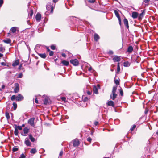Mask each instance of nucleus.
Here are the masks:
<instances>
[{
  "mask_svg": "<svg viewBox=\"0 0 158 158\" xmlns=\"http://www.w3.org/2000/svg\"><path fill=\"white\" fill-rule=\"evenodd\" d=\"M70 62L75 66H77L79 64V62L77 59L71 60Z\"/></svg>",
  "mask_w": 158,
  "mask_h": 158,
  "instance_id": "f257e3e1",
  "label": "nucleus"
},
{
  "mask_svg": "<svg viewBox=\"0 0 158 158\" xmlns=\"http://www.w3.org/2000/svg\"><path fill=\"white\" fill-rule=\"evenodd\" d=\"M15 88L14 89V92L15 93H18L19 91V85L18 83L15 84Z\"/></svg>",
  "mask_w": 158,
  "mask_h": 158,
  "instance_id": "f03ea898",
  "label": "nucleus"
},
{
  "mask_svg": "<svg viewBox=\"0 0 158 158\" xmlns=\"http://www.w3.org/2000/svg\"><path fill=\"white\" fill-rule=\"evenodd\" d=\"M35 120V118H30L28 121V123L30 124L32 126H34V121Z\"/></svg>",
  "mask_w": 158,
  "mask_h": 158,
  "instance_id": "7ed1b4c3",
  "label": "nucleus"
},
{
  "mask_svg": "<svg viewBox=\"0 0 158 158\" xmlns=\"http://www.w3.org/2000/svg\"><path fill=\"white\" fill-rule=\"evenodd\" d=\"M79 144V141L77 139H76L73 141V145L74 147L78 146Z\"/></svg>",
  "mask_w": 158,
  "mask_h": 158,
  "instance_id": "20e7f679",
  "label": "nucleus"
},
{
  "mask_svg": "<svg viewBox=\"0 0 158 158\" xmlns=\"http://www.w3.org/2000/svg\"><path fill=\"white\" fill-rule=\"evenodd\" d=\"M113 60L114 62H118L120 61L121 58L120 56H115L113 58Z\"/></svg>",
  "mask_w": 158,
  "mask_h": 158,
  "instance_id": "39448f33",
  "label": "nucleus"
},
{
  "mask_svg": "<svg viewBox=\"0 0 158 158\" xmlns=\"http://www.w3.org/2000/svg\"><path fill=\"white\" fill-rule=\"evenodd\" d=\"M23 96L21 94H19L16 97V101H21L23 99Z\"/></svg>",
  "mask_w": 158,
  "mask_h": 158,
  "instance_id": "423d86ee",
  "label": "nucleus"
},
{
  "mask_svg": "<svg viewBox=\"0 0 158 158\" xmlns=\"http://www.w3.org/2000/svg\"><path fill=\"white\" fill-rule=\"evenodd\" d=\"M23 131L24 134H22V135L25 136H26L29 132V129L27 127H26L24 129Z\"/></svg>",
  "mask_w": 158,
  "mask_h": 158,
  "instance_id": "0eeeda50",
  "label": "nucleus"
},
{
  "mask_svg": "<svg viewBox=\"0 0 158 158\" xmlns=\"http://www.w3.org/2000/svg\"><path fill=\"white\" fill-rule=\"evenodd\" d=\"M50 8H51L50 12L51 13H52L53 11V9L54 8V7L53 6H51V4L50 5H48V4L46 6V8L48 10H49Z\"/></svg>",
  "mask_w": 158,
  "mask_h": 158,
  "instance_id": "6e6552de",
  "label": "nucleus"
},
{
  "mask_svg": "<svg viewBox=\"0 0 158 158\" xmlns=\"http://www.w3.org/2000/svg\"><path fill=\"white\" fill-rule=\"evenodd\" d=\"M24 143L27 146H30L31 145V143L30 142L27 138L25 139V140Z\"/></svg>",
  "mask_w": 158,
  "mask_h": 158,
  "instance_id": "1a4fd4ad",
  "label": "nucleus"
},
{
  "mask_svg": "<svg viewBox=\"0 0 158 158\" xmlns=\"http://www.w3.org/2000/svg\"><path fill=\"white\" fill-rule=\"evenodd\" d=\"M41 18V15L40 14L37 13L35 16V19L37 22H39Z\"/></svg>",
  "mask_w": 158,
  "mask_h": 158,
  "instance_id": "9d476101",
  "label": "nucleus"
},
{
  "mask_svg": "<svg viewBox=\"0 0 158 158\" xmlns=\"http://www.w3.org/2000/svg\"><path fill=\"white\" fill-rule=\"evenodd\" d=\"M124 23L125 25V26L126 27V28L127 29H128L129 28V25H128V20L127 19L125 18L124 19Z\"/></svg>",
  "mask_w": 158,
  "mask_h": 158,
  "instance_id": "9b49d317",
  "label": "nucleus"
},
{
  "mask_svg": "<svg viewBox=\"0 0 158 158\" xmlns=\"http://www.w3.org/2000/svg\"><path fill=\"white\" fill-rule=\"evenodd\" d=\"M138 13L136 12H133L132 13V17L133 19H136L138 16Z\"/></svg>",
  "mask_w": 158,
  "mask_h": 158,
  "instance_id": "f8f14e48",
  "label": "nucleus"
},
{
  "mask_svg": "<svg viewBox=\"0 0 158 158\" xmlns=\"http://www.w3.org/2000/svg\"><path fill=\"white\" fill-rule=\"evenodd\" d=\"M94 40L96 41H98L100 39V37L97 33H95L94 35Z\"/></svg>",
  "mask_w": 158,
  "mask_h": 158,
  "instance_id": "ddd939ff",
  "label": "nucleus"
},
{
  "mask_svg": "<svg viewBox=\"0 0 158 158\" xmlns=\"http://www.w3.org/2000/svg\"><path fill=\"white\" fill-rule=\"evenodd\" d=\"M107 104L108 106H111L113 107H114V102L113 101L111 100L108 102Z\"/></svg>",
  "mask_w": 158,
  "mask_h": 158,
  "instance_id": "4468645a",
  "label": "nucleus"
},
{
  "mask_svg": "<svg viewBox=\"0 0 158 158\" xmlns=\"http://www.w3.org/2000/svg\"><path fill=\"white\" fill-rule=\"evenodd\" d=\"M19 63V60H15L12 64V65L13 66H16L18 65Z\"/></svg>",
  "mask_w": 158,
  "mask_h": 158,
  "instance_id": "2eb2a0df",
  "label": "nucleus"
},
{
  "mask_svg": "<svg viewBox=\"0 0 158 158\" xmlns=\"http://www.w3.org/2000/svg\"><path fill=\"white\" fill-rule=\"evenodd\" d=\"M49 99V98L48 97L45 98L43 100L44 104L45 105H47L48 103V100Z\"/></svg>",
  "mask_w": 158,
  "mask_h": 158,
  "instance_id": "dca6fc26",
  "label": "nucleus"
},
{
  "mask_svg": "<svg viewBox=\"0 0 158 158\" xmlns=\"http://www.w3.org/2000/svg\"><path fill=\"white\" fill-rule=\"evenodd\" d=\"M133 51V48L131 46H129L127 48V51L129 53H131Z\"/></svg>",
  "mask_w": 158,
  "mask_h": 158,
  "instance_id": "f3484780",
  "label": "nucleus"
},
{
  "mask_svg": "<svg viewBox=\"0 0 158 158\" xmlns=\"http://www.w3.org/2000/svg\"><path fill=\"white\" fill-rule=\"evenodd\" d=\"M144 15V11H143L141 13L139 14V16L138 17V19L140 20L142 19V18Z\"/></svg>",
  "mask_w": 158,
  "mask_h": 158,
  "instance_id": "a211bd4d",
  "label": "nucleus"
},
{
  "mask_svg": "<svg viewBox=\"0 0 158 158\" xmlns=\"http://www.w3.org/2000/svg\"><path fill=\"white\" fill-rule=\"evenodd\" d=\"M117 94L116 93H112L110 95V97L111 98H112L113 100H114L115 98H116Z\"/></svg>",
  "mask_w": 158,
  "mask_h": 158,
  "instance_id": "6ab92c4d",
  "label": "nucleus"
},
{
  "mask_svg": "<svg viewBox=\"0 0 158 158\" xmlns=\"http://www.w3.org/2000/svg\"><path fill=\"white\" fill-rule=\"evenodd\" d=\"M17 28L16 27H12L10 30L11 32L13 33H15L16 32Z\"/></svg>",
  "mask_w": 158,
  "mask_h": 158,
  "instance_id": "aec40b11",
  "label": "nucleus"
},
{
  "mask_svg": "<svg viewBox=\"0 0 158 158\" xmlns=\"http://www.w3.org/2000/svg\"><path fill=\"white\" fill-rule=\"evenodd\" d=\"M93 91L94 93L96 94H98V89L96 86H94L93 87Z\"/></svg>",
  "mask_w": 158,
  "mask_h": 158,
  "instance_id": "412c9836",
  "label": "nucleus"
},
{
  "mask_svg": "<svg viewBox=\"0 0 158 158\" xmlns=\"http://www.w3.org/2000/svg\"><path fill=\"white\" fill-rule=\"evenodd\" d=\"M120 70V63H118L117 64V70L116 72V73L117 74H119V73Z\"/></svg>",
  "mask_w": 158,
  "mask_h": 158,
  "instance_id": "4be33fe9",
  "label": "nucleus"
},
{
  "mask_svg": "<svg viewBox=\"0 0 158 158\" xmlns=\"http://www.w3.org/2000/svg\"><path fill=\"white\" fill-rule=\"evenodd\" d=\"M61 62L63 64V65L66 66H68L69 64L68 61L64 60L62 61Z\"/></svg>",
  "mask_w": 158,
  "mask_h": 158,
  "instance_id": "5701e85b",
  "label": "nucleus"
},
{
  "mask_svg": "<svg viewBox=\"0 0 158 158\" xmlns=\"http://www.w3.org/2000/svg\"><path fill=\"white\" fill-rule=\"evenodd\" d=\"M29 139L32 142H34L35 141V139L33 137L32 135L31 134H30L29 135Z\"/></svg>",
  "mask_w": 158,
  "mask_h": 158,
  "instance_id": "b1692460",
  "label": "nucleus"
},
{
  "mask_svg": "<svg viewBox=\"0 0 158 158\" xmlns=\"http://www.w3.org/2000/svg\"><path fill=\"white\" fill-rule=\"evenodd\" d=\"M3 41L6 43V44H10L11 43V40L9 39H7L6 40H3Z\"/></svg>",
  "mask_w": 158,
  "mask_h": 158,
  "instance_id": "393cba45",
  "label": "nucleus"
},
{
  "mask_svg": "<svg viewBox=\"0 0 158 158\" xmlns=\"http://www.w3.org/2000/svg\"><path fill=\"white\" fill-rule=\"evenodd\" d=\"M114 13L116 16L117 17V18L118 19H119L120 18V16L119 15V13L116 10H114Z\"/></svg>",
  "mask_w": 158,
  "mask_h": 158,
  "instance_id": "a878e982",
  "label": "nucleus"
},
{
  "mask_svg": "<svg viewBox=\"0 0 158 158\" xmlns=\"http://www.w3.org/2000/svg\"><path fill=\"white\" fill-rule=\"evenodd\" d=\"M37 152L35 148H32L31 149L30 151V152L31 153L35 154Z\"/></svg>",
  "mask_w": 158,
  "mask_h": 158,
  "instance_id": "bb28decb",
  "label": "nucleus"
},
{
  "mask_svg": "<svg viewBox=\"0 0 158 158\" xmlns=\"http://www.w3.org/2000/svg\"><path fill=\"white\" fill-rule=\"evenodd\" d=\"M130 65V64L128 61L125 62L124 63V66L125 67H128Z\"/></svg>",
  "mask_w": 158,
  "mask_h": 158,
  "instance_id": "cd10ccee",
  "label": "nucleus"
},
{
  "mask_svg": "<svg viewBox=\"0 0 158 158\" xmlns=\"http://www.w3.org/2000/svg\"><path fill=\"white\" fill-rule=\"evenodd\" d=\"M39 55L40 57L43 58H45L46 57V56L45 53L39 54Z\"/></svg>",
  "mask_w": 158,
  "mask_h": 158,
  "instance_id": "c85d7f7f",
  "label": "nucleus"
},
{
  "mask_svg": "<svg viewBox=\"0 0 158 158\" xmlns=\"http://www.w3.org/2000/svg\"><path fill=\"white\" fill-rule=\"evenodd\" d=\"M117 90V87L114 86L113 88L112 93H116V92Z\"/></svg>",
  "mask_w": 158,
  "mask_h": 158,
  "instance_id": "c756f323",
  "label": "nucleus"
},
{
  "mask_svg": "<svg viewBox=\"0 0 158 158\" xmlns=\"http://www.w3.org/2000/svg\"><path fill=\"white\" fill-rule=\"evenodd\" d=\"M18 133H19V131H18V129H17V128H15V131H14L15 135L16 136H17L18 134Z\"/></svg>",
  "mask_w": 158,
  "mask_h": 158,
  "instance_id": "7c9ffc66",
  "label": "nucleus"
},
{
  "mask_svg": "<svg viewBox=\"0 0 158 158\" xmlns=\"http://www.w3.org/2000/svg\"><path fill=\"white\" fill-rule=\"evenodd\" d=\"M33 14V10H30V13L29 14V15H28L29 16V17H32V16Z\"/></svg>",
  "mask_w": 158,
  "mask_h": 158,
  "instance_id": "2f4dec72",
  "label": "nucleus"
},
{
  "mask_svg": "<svg viewBox=\"0 0 158 158\" xmlns=\"http://www.w3.org/2000/svg\"><path fill=\"white\" fill-rule=\"evenodd\" d=\"M5 116L7 120L9 119L10 118V116L8 113L6 112L5 113Z\"/></svg>",
  "mask_w": 158,
  "mask_h": 158,
  "instance_id": "473e14b6",
  "label": "nucleus"
},
{
  "mask_svg": "<svg viewBox=\"0 0 158 158\" xmlns=\"http://www.w3.org/2000/svg\"><path fill=\"white\" fill-rule=\"evenodd\" d=\"M136 127V126L134 124V125L132 127H131V129H130V130L131 131H133L134 130V129Z\"/></svg>",
  "mask_w": 158,
  "mask_h": 158,
  "instance_id": "72a5a7b5",
  "label": "nucleus"
},
{
  "mask_svg": "<svg viewBox=\"0 0 158 158\" xmlns=\"http://www.w3.org/2000/svg\"><path fill=\"white\" fill-rule=\"evenodd\" d=\"M13 105L14 106V110H15L17 107V104L15 102L13 103Z\"/></svg>",
  "mask_w": 158,
  "mask_h": 158,
  "instance_id": "f704fd0d",
  "label": "nucleus"
},
{
  "mask_svg": "<svg viewBox=\"0 0 158 158\" xmlns=\"http://www.w3.org/2000/svg\"><path fill=\"white\" fill-rule=\"evenodd\" d=\"M15 128H17V129H19V130H21L22 129V126H17L16 125H15Z\"/></svg>",
  "mask_w": 158,
  "mask_h": 158,
  "instance_id": "c9c22d12",
  "label": "nucleus"
},
{
  "mask_svg": "<svg viewBox=\"0 0 158 158\" xmlns=\"http://www.w3.org/2000/svg\"><path fill=\"white\" fill-rule=\"evenodd\" d=\"M114 82L115 83V84L117 85H118L119 84V81L118 80H114Z\"/></svg>",
  "mask_w": 158,
  "mask_h": 158,
  "instance_id": "e433bc0d",
  "label": "nucleus"
},
{
  "mask_svg": "<svg viewBox=\"0 0 158 158\" xmlns=\"http://www.w3.org/2000/svg\"><path fill=\"white\" fill-rule=\"evenodd\" d=\"M88 70L91 73H93L94 71V70L92 69V67L91 66L88 69Z\"/></svg>",
  "mask_w": 158,
  "mask_h": 158,
  "instance_id": "4c0bfd02",
  "label": "nucleus"
},
{
  "mask_svg": "<svg viewBox=\"0 0 158 158\" xmlns=\"http://www.w3.org/2000/svg\"><path fill=\"white\" fill-rule=\"evenodd\" d=\"M16 97L15 95H12L11 97V99L12 101L14 100L15 99H16Z\"/></svg>",
  "mask_w": 158,
  "mask_h": 158,
  "instance_id": "58836bf2",
  "label": "nucleus"
},
{
  "mask_svg": "<svg viewBox=\"0 0 158 158\" xmlns=\"http://www.w3.org/2000/svg\"><path fill=\"white\" fill-rule=\"evenodd\" d=\"M18 150V148L16 147H14L12 149V151L13 152H16Z\"/></svg>",
  "mask_w": 158,
  "mask_h": 158,
  "instance_id": "ea45409f",
  "label": "nucleus"
},
{
  "mask_svg": "<svg viewBox=\"0 0 158 158\" xmlns=\"http://www.w3.org/2000/svg\"><path fill=\"white\" fill-rule=\"evenodd\" d=\"M87 140L88 141L91 142L92 141V139L90 137H89L87 138Z\"/></svg>",
  "mask_w": 158,
  "mask_h": 158,
  "instance_id": "a19ab883",
  "label": "nucleus"
},
{
  "mask_svg": "<svg viewBox=\"0 0 158 158\" xmlns=\"http://www.w3.org/2000/svg\"><path fill=\"white\" fill-rule=\"evenodd\" d=\"M23 76V74L22 73H20L18 75V78H21Z\"/></svg>",
  "mask_w": 158,
  "mask_h": 158,
  "instance_id": "79ce46f5",
  "label": "nucleus"
},
{
  "mask_svg": "<svg viewBox=\"0 0 158 158\" xmlns=\"http://www.w3.org/2000/svg\"><path fill=\"white\" fill-rule=\"evenodd\" d=\"M88 2L89 3H94L95 1V0H89L88 1Z\"/></svg>",
  "mask_w": 158,
  "mask_h": 158,
  "instance_id": "37998d69",
  "label": "nucleus"
},
{
  "mask_svg": "<svg viewBox=\"0 0 158 158\" xmlns=\"http://www.w3.org/2000/svg\"><path fill=\"white\" fill-rule=\"evenodd\" d=\"M25 156L23 153H22L21 155L20 156V158H25Z\"/></svg>",
  "mask_w": 158,
  "mask_h": 158,
  "instance_id": "c03bdc74",
  "label": "nucleus"
},
{
  "mask_svg": "<svg viewBox=\"0 0 158 158\" xmlns=\"http://www.w3.org/2000/svg\"><path fill=\"white\" fill-rule=\"evenodd\" d=\"M51 48L52 50H55V46L54 45H52L51 46Z\"/></svg>",
  "mask_w": 158,
  "mask_h": 158,
  "instance_id": "a18cd8bd",
  "label": "nucleus"
},
{
  "mask_svg": "<svg viewBox=\"0 0 158 158\" xmlns=\"http://www.w3.org/2000/svg\"><path fill=\"white\" fill-rule=\"evenodd\" d=\"M88 98L87 97H85L83 99V101L84 102H86L88 100Z\"/></svg>",
  "mask_w": 158,
  "mask_h": 158,
  "instance_id": "49530a36",
  "label": "nucleus"
},
{
  "mask_svg": "<svg viewBox=\"0 0 158 158\" xmlns=\"http://www.w3.org/2000/svg\"><path fill=\"white\" fill-rule=\"evenodd\" d=\"M54 54V52L52 51H50L49 52V55L50 56H52Z\"/></svg>",
  "mask_w": 158,
  "mask_h": 158,
  "instance_id": "de8ad7c7",
  "label": "nucleus"
},
{
  "mask_svg": "<svg viewBox=\"0 0 158 158\" xmlns=\"http://www.w3.org/2000/svg\"><path fill=\"white\" fill-rule=\"evenodd\" d=\"M1 64L2 65L4 66H6V64L5 62H2L1 63Z\"/></svg>",
  "mask_w": 158,
  "mask_h": 158,
  "instance_id": "09e8293b",
  "label": "nucleus"
},
{
  "mask_svg": "<svg viewBox=\"0 0 158 158\" xmlns=\"http://www.w3.org/2000/svg\"><path fill=\"white\" fill-rule=\"evenodd\" d=\"M3 0H0V7H1L3 3Z\"/></svg>",
  "mask_w": 158,
  "mask_h": 158,
  "instance_id": "8fccbe9b",
  "label": "nucleus"
},
{
  "mask_svg": "<svg viewBox=\"0 0 158 158\" xmlns=\"http://www.w3.org/2000/svg\"><path fill=\"white\" fill-rule=\"evenodd\" d=\"M113 52L112 51V50H110L109 52H108V54H111V55H112V54H113Z\"/></svg>",
  "mask_w": 158,
  "mask_h": 158,
  "instance_id": "3c124183",
  "label": "nucleus"
},
{
  "mask_svg": "<svg viewBox=\"0 0 158 158\" xmlns=\"http://www.w3.org/2000/svg\"><path fill=\"white\" fill-rule=\"evenodd\" d=\"M120 93L121 96L123 95V92L122 89H120Z\"/></svg>",
  "mask_w": 158,
  "mask_h": 158,
  "instance_id": "603ef678",
  "label": "nucleus"
},
{
  "mask_svg": "<svg viewBox=\"0 0 158 158\" xmlns=\"http://www.w3.org/2000/svg\"><path fill=\"white\" fill-rule=\"evenodd\" d=\"M3 51H4L3 48L2 47H0V52H3Z\"/></svg>",
  "mask_w": 158,
  "mask_h": 158,
  "instance_id": "864d4df0",
  "label": "nucleus"
},
{
  "mask_svg": "<svg viewBox=\"0 0 158 158\" xmlns=\"http://www.w3.org/2000/svg\"><path fill=\"white\" fill-rule=\"evenodd\" d=\"M118 20H119V25L121 26V18H120L119 19H118Z\"/></svg>",
  "mask_w": 158,
  "mask_h": 158,
  "instance_id": "5fc2aeb1",
  "label": "nucleus"
},
{
  "mask_svg": "<svg viewBox=\"0 0 158 158\" xmlns=\"http://www.w3.org/2000/svg\"><path fill=\"white\" fill-rule=\"evenodd\" d=\"M98 121H95L94 122V124L95 126H97L98 124Z\"/></svg>",
  "mask_w": 158,
  "mask_h": 158,
  "instance_id": "6e6d98bb",
  "label": "nucleus"
},
{
  "mask_svg": "<svg viewBox=\"0 0 158 158\" xmlns=\"http://www.w3.org/2000/svg\"><path fill=\"white\" fill-rule=\"evenodd\" d=\"M150 0H144L143 2L145 3H148L149 2Z\"/></svg>",
  "mask_w": 158,
  "mask_h": 158,
  "instance_id": "4d7b16f0",
  "label": "nucleus"
},
{
  "mask_svg": "<svg viewBox=\"0 0 158 158\" xmlns=\"http://www.w3.org/2000/svg\"><path fill=\"white\" fill-rule=\"evenodd\" d=\"M66 99V98L64 97H62L61 98V99L63 101H65Z\"/></svg>",
  "mask_w": 158,
  "mask_h": 158,
  "instance_id": "13d9d810",
  "label": "nucleus"
},
{
  "mask_svg": "<svg viewBox=\"0 0 158 158\" xmlns=\"http://www.w3.org/2000/svg\"><path fill=\"white\" fill-rule=\"evenodd\" d=\"M35 102L37 103V104H38V100H37V98H36L35 99Z\"/></svg>",
  "mask_w": 158,
  "mask_h": 158,
  "instance_id": "bf43d9fd",
  "label": "nucleus"
},
{
  "mask_svg": "<svg viewBox=\"0 0 158 158\" xmlns=\"http://www.w3.org/2000/svg\"><path fill=\"white\" fill-rule=\"evenodd\" d=\"M61 55H62V56H63V57H65L66 56V54L64 53H62Z\"/></svg>",
  "mask_w": 158,
  "mask_h": 158,
  "instance_id": "052dcab7",
  "label": "nucleus"
},
{
  "mask_svg": "<svg viewBox=\"0 0 158 158\" xmlns=\"http://www.w3.org/2000/svg\"><path fill=\"white\" fill-rule=\"evenodd\" d=\"M63 154V152L62 151H61L59 154V156H61Z\"/></svg>",
  "mask_w": 158,
  "mask_h": 158,
  "instance_id": "680f3d73",
  "label": "nucleus"
},
{
  "mask_svg": "<svg viewBox=\"0 0 158 158\" xmlns=\"http://www.w3.org/2000/svg\"><path fill=\"white\" fill-rule=\"evenodd\" d=\"M87 93L88 95H90L91 94V92L89 91H88L87 92Z\"/></svg>",
  "mask_w": 158,
  "mask_h": 158,
  "instance_id": "e2e57ef3",
  "label": "nucleus"
},
{
  "mask_svg": "<svg viewBox=\"0 0 158 158\" xmlns=\"http://www.w3.org/2000/svg\"><path fill=\"white\" fill-rule=\"evenodd\" d=\"M58 1V0H53V2L56 3Z\"/></svg>",
  "mask_w": 158,
  "mask_h": 158,
  "instance_id": "0e129e2a",
  "label": "nucleus"
},
{
  "mask_svg": "<svg viewBox=\"0 0 158 158\" xmlns=\"http://www.w3.org/2000/svg\"><path fill=\"white\" fill-rule=\"evenodd\" d=\"M5 87V85H2V89H4Z\"/></svg>",
  "mask_w": 158,
  "mask_h": 158,
  "instance_id": "69168bd1",
  "label": "nucleus"
},
{
  "mask_svg": "<svg viewBox=\"0 0 158 158\" xmlns=\"http://www.w3.org/2000/svg\"><path fill=\"white\" fill-rule=\"evenodd\" d=\"M3 56V55L2 54L0 53V58L2 57Z\"/></svg>",
  "mask_w": 158,
  "mask_h": 158,
  "instance_id": "338daca9",
  "label": "nucleus"
},
{
  "mask_svg": "<svg viewBox=\"0 0 158 158\" xmlns=\"http://www.w3.org/2000/svg\"><path fill=\"white\" fill-rule=\"evenodd\" d=\"M47 51L48 52H49L50 51V49L48 48H47Z\"/></svg>",
  "mask_w": 158,
  "mask_h": 158,
  "instance_id": "774afa93",
  "label": "nucleus"
}]
</instances>
